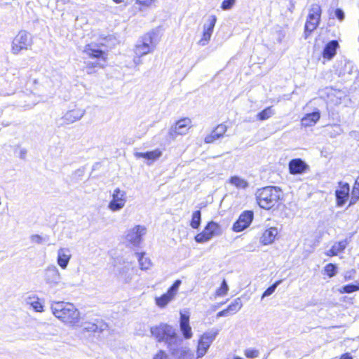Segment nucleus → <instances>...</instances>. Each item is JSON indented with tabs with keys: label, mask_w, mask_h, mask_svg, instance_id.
<instances>
[{
	"label": "nucleus",
	"mask_w": 359,
	"mask_h": 359,
	"mask_svg": "<svg viewBox=\"0 0 359 359\" xmlns=\"http://www.w3.org/2000/svg\"><path fill=\"white\" fill-rule=\"evenodd\" d=\"M53 316L67 325L78 327L80 325L81 313L74 304L65 302H54L50 305Z\"/></svg>",
	"instance_id": "1"
},
{
	"label": "nucleus",
	"mask_w": 359,
	"mask_h": 359,
	"mask_svg": "<svg viewBox=\"0 0 359 359\" xmlns=\"http://www.w3.org/2000/svg\"><path fill=\"white\" fill-rule=\"evenodd\" d=\"M282 191L277 187L259 189L255 194L256 201L261 208L269 210L276 206L282 198Z\"/></svg>",
	"instance_id": "2"
},
{
	"label": "nucleus",
	"mask_w": 359,
	"mask_h": 359,
	"mask_svg": "<svg viewBox=\"0 0 359 359\" xmlns=\"http://www.w3.org/2000/svg\"><path fill=\"white\" fill-rule=\"evenodd\" d=\"M151 333L158 341H165L170 348L172 346L180 344L182 339L170 325H161L151 327Z\"/></svg>",
	"instance_id": "3"
},
{
	"label": "nucleus",
	"mask_w": 359,
	"mask_h": 359,
	"mask_svg": "<svg viewBox=\"0 0 359 359\" xmlns=\"http://www.w3.org/2000/svg\"><path fill=\"white\" fill-rule=\"evenodd\" d=\"M36 86L29 93L20 92L18 94L20 104L22 106L30 107L34 105L39 101L40 97H48L50 93L44 90V85H39L36 81H34Z\"/></svg>",
	"instance_id": "4"
},
{
	"label": "nucleus",
	"mask_w": 359,
	"mask_h": 359,
	"mask_svg": "<svg viewBox=\"0 0 359 359\" xmlns=\"http://www.w3.org/2000/svg\"><path fill=\"white\" fill-rule=\"evenodd\" d=\"M84 52L90 57L97 58L98 60L95 62H88L86 63L85 69L88 74L95 72V68H103L104 67L106 53L104 51L95 48L92 45H88L86 46Z\"/></svg>",
	"instance_id": "5"
},
{
	"label": "nucleus",
	"mask_w": 359,
	"mask_h": 359,
	"mask_svg": "<svg viewBox=\"0 0 359 359\" xmlns=\"http://www.w3.org/2000/svg\"><path fill=\"white\" fill-rule=\"evenodd\" d=\"M33 43L31 34L25 31H20L13 38L11 43V52L14 55H18L22 50L29 49Z\"/></svg>",
	"instance_id": "6"
},
{
	"label": "nucleus",
	"mask_w": 359,
	"mask_h": 359,
	"mask_svg": "<svg viewBox=\"0 0 359 359\" xmlns=\"http://www.w3.org/2000/svg\"><path fill=\"white\" fill-rule=\"evenodd\" d=\"M127 201L126 191L117 187L110 193V201L107 208L112 212H118L126 206Z\"/></svg>",
	"instance_id": "7"
},
{
	"label": "nucleus",
	"mask_w": 359,
	"mask_h": 359,
	"mask_svg": "<svg viewBox=\"0 0 359 359\" xmlns=\"http://www.w3.org/2000/svg\"><path fill=\"white\" fill-rule=\"evenodd\" d=\"M222 234L221 226L217 222L211 221L207 224L202 232L195 236V241L198 243H204Z\"/></svg>",
	"instance_id": "8"
},
{
	"label": "nucleus",
	"mask_w": 359,
	"mask_h": 359,
	"mask_svg": "<svg viewBox=\"0 0 359 359\" xmlns=\"http://www.w3.org/2000/svg\"><path fill=\"white\" fill-rule=\"evenodd\" d=\"M217 334V331L210 330L200 336L196 346V359L203 358L208 353Z\"/></svg>",
	"instance_id": "9"
},
{
	"label": "nucleus",
	"mask_w": 359,
	"mask_h": 359,
	"mask_svg": "<svg viewBox=\"0 0 359 359\" xmlns=\"http://www.w3.org/2000/svg\"><path fill=\"white\" fill-rule=\"evenodd\" d=\"M147 229L143 225H135L129 229L125 233V241L129 245L137 247L142 242L144 236L146 235Z\"/></svg>",
	"instance_id": "10"
},
{
	"label": "nucleus",
	"mask_w": 359,
	"mask_h": 359,
	"mask_svg": "<svg viewBox=\"0 0 359 359\" xmlns=\"http://www.w3.org/2000/svg\"><path fill=\"white\" fill-rule=\"evenodd\" d=\"M180 285L181 280H177L165 293L155 297L156 306L160 309H165L176 297Z\"/></svg>",
	"instance_id": "11"
},
{
	"label": "nucleus",
	"mask_w": 359,
	"mask_h": 359,
	"mask_svg": "<svg viewBox=\"0 0 359 359\" xmlns=\"http://www.w3.org/2000/svg\"><path fill=\"white\" fill-rule=\"evenodd\" d=\"M153 36L154 34L147 33L142 37L135 48L134 51L136 55L144 56L154 50L156 43L154 42Z\"/></svg>",
	"instance_id": "12"
},
{
	"label": "nucleus",
	"mask_w": 359,
	"mask_h": 359,
	"mask_svg": "<svg viewBox=\"0 0 359 359\" xmlns=\"http://www.w3.org/2000/svg\"><path fill=\"white\" fill-rule=\"evenodd\" d=\"M43 279L46 283L51 288L60 286L62 284V275L57 267L55 265H48L43 271Z\"/></svg>",
	"instance_id": "13"
},
{
	"label": "nucleus",
	"mask_w": 359,
	"mask_h": 359,
	"mask_svg": "<svg viewBox=\"0 0 359 359\" xmlns=\"http://www.w3.org/2000/svg\"><path fill=\"white\" fill-rule=\"evenodd\" d=\"M253 219V212L252 211H245L238 217V220L233 224L232 229L235 232H241L248 228Z\"/></svg>",
	"instance_id": "14"
},
{
	"label": "nucleus",
	"mask_w": 359,
	"mask_h": 359,
	"mask_svg": "<svg viewBox=\"0 0 359 359\" xmlns=\"http://www.w3.org/2000/svg\"><path fill=\"white\" fill-rule=\"evenodd\" d=\"M117 275L124 283H130L134 276V266L132 262H124L123 264L117 269Z\"/></svg>",
	"instance_id": "15"
},
{
	"label": "nucleus",
	"mask_w": 359,
	"mask_h": 359,
	"mask_svg": "<svg viewBox=\"0 0 359 359\" xmlns=\"http://www.w3.org/2000/svg\"><path fill=\"white\" fill-rule=\"evenodd\" d=\"M72 257L70 248L60 247L57 250V264L62 269H66Z\"/></svg>",
	"instance_id": "16"
},
{
	"label": "nucleus",
	"mask_w": 359,
	"mask_h": 359,
	"mask_svg": "<svg viewBox=\"0 0 359 359\" xmlns=\"http://www.w3.org/2000/svg\"><path fill=\"white\" fill-rule=\"evenodd\" d=\"M289 172L292 175H301L309 170V166L301 158L291 160L288 164Z\"/></svg>",
	"instance_id": "17"
},
{
	"label": "nucleus",
	"mask_w": 359,
	"mask_h": 359,
	"mask_svg": "<svg viewBox=\"0 0 359 359\" xmlns=\"http://www.w3.org/2000/svg\"><path fill=\"white\" fill-rule=\"evenodd\" d=\"M180 327L184 339H189L193 337L192 330L189 325V313L180 312Z\"/></svg>",
	"instance_id": "18"
},
{
	"label": "nucleus",
	"mask_w": 359,
	"mask_h": 359,
	"mask_svg": "<svg viewBox=\"0 0 359 359\" xmlns=\"http://www.w3.org/2000/svg\"><path fill=\"white\" fill-rule=\"evenodd\" d=\"M349 191L348 184L339 182V189L335 191L338 206H342L345 204L348 198Z\"/></svg>",
	"instance_id": "19"
},
{
	"label": "nucleus",
	"mask_w": 359,
	"mask_h": 359,
	"mask_svg": "<svg viewBox=\"0 0 359 359\" xmlns=\"http://www.w3.org/2000/svg\"><path fill=\"white\" fill-rule=\"evenodd\" d=\"M278 230L276 227H270L264 231L259 238V243L263 245H271L278 236Z\"/></svg>",
	"instance_id": "20"
},
{
	"label": "nucleus",
	"mask_w": 359,
	"mask_h": 359,
	"mask_svg": "<svg viewBox=\"0 0 359 359\" xmlns=\"http://www.w3.org/2000/svg\"><path fill=\"white\" fill-rule=\"evenodd\" d=\"M169 350L175 359H193V354L190 348L187 346L175 348V345H174Z\"/></svg>",
	"instance_id": "21"
},
{
	"label": "nucleus",
	"mask_w": 359,
	"mask_h": 359,
	"mask_svg": "<svg viewBox=\"0 0 359 359\" xmlns=\"http://www.w3.org/2000/svg\"><path fill=\"white\" fill-rule=\"evenodd\" d=\"M134 155L137 158H143L146 159L147 161V164L151 165L162 156V151L156 149L147 152H136Z\"/></svg>",
	"instance_id": "22"
},
{
	"label": "nucleus",
	"mask_w": 359,
	"mask_h": 359,
	"mask_svg": "<svg viewBox=\"0 0 359 359\" xmlns=\"http://www.w3.org/2000/svg\"><path fill=\"white\" fill-rule=\"evenodd\" d=\"M191 121L188 118H184L177 121L171 130L176 135H184L191 128Z\"/></svg>",
	"instance_id": "23"
},
{
	"label": "nucleus",
	"mask_w": 359,
	"mask_h": 359,
	"mask_svg": "<svg viewBox=\"0 0 359 359\" xmlns=\"http://www.w3.org/2000/svg\"><path fill=\"white\" fill-rule=\"evenodd\" d=\"M228 182L229 184L238 189L245 190L249 187L248 182L245 179L238 175L231 176L229 179Z\"/></svg>",
	"instance_id": "24"
},
{
	"label": "nucleus",
	"mask_w": 359,
	"mask_h": 359,
	"mask_svg": "<svg viewBox=\"0 0 359 359\" xmlns=\"http://www.w3.org/2000/svg\"><path fill=\"white\" fill-rule=\"evenodd\" d=\"M338 47L339 43L337 41H332L329 42L323 50V57L327 60H331L336 55V50Z\"/></svg>",
	"instance_id": "25"
},
{
	"label": "nucleus",
	"mask_w": 359,
	"mask_h": 359,
	"mask_svg": "<svg viewBox=\"0 0 359 359\" xmlns=\"http://www.w3.org/2000/svg\"><path fill=\"white\" fill-rule=\"evenodd\" d=\"M26 302L27 304L30 305L35 311L40 313L43 311V305L38 297L34 295L29 296L26 298Z\"/></svg>",
	"instance_id": "26"
},
{
	"label": "nucleus",
	"mask_w": 359,
	"mask_h": 359,
	"mask_svg": "<svg viewBox=\"0 0 359 359\" xmlns=\"http://www.w3.org/2000/svg\"><path fill=\"white\" fill-rule=\"evenodd\" d=\"M61 117L58 120V124L60 126L68 125L78 120H80L82 115L78 114V116H74V114H61Z\"/></svg>",
	"instance_id": "27"
},
{
	"label": "nucleus",
	"mask_w": 359,
	"mask_h": 359,
	"mask_svg": "<svg viewBox=\"0 0 359 359\" xmlns=\"http://www.w3.org/2000/svg\"><path fill=\"white\" fill-rule=\"evenodd\" d=\"M346 245H347L346 240H344V241H341L339 242L335 243L332 245V248L326 252V255L330 257L335 256V255H338V253L342 252L346 248Z\"/></svg>",
	"instance_id": "28"
},
{
	"label": "nucleus",
	"mask_w": 359,
	"mask_h": 359,
	"mask_svg": "<svg viewBox=\"0 0 359 359\" xmlns=\"http://www.w3.org/2000/svg\"><path fill=\"white\" fill-rule=\"evenodd\" d=\"M136 257L138 259L139 266L141 270L146 271L151 268V262L149 258L145 257L143 252H136Z\"/></svg>",
	"instance_id": "29"
},
{
	"label": "nucleus",
	"mask_w": 359,
	"mask_h": 359,
	"mask_svg": "<svg viewBox=\"0 0 359 359\" xmlns=\"http://www.w3.org/2000/svg\"><path fill=\"white\" fill-rule=\"evenodd\" d=\"M216 21H217V18L215 15H210L208 18L207 21L203 25V32L208 33L209 34L212 35Z\"/></svg>",
	"instance_id": "30"
},
{
	"label": "nucleus",
	"mask_w": 359,
	"mask_h": 359,
	"mask_svg": "<svg viewBox=\"0 0 359 359\" xmlns=\"http://www.w3.org/2000/svg\"><path fill=\"white\" fill-rule=\"evenodd\" d=\"M309 20L306 21L305 24V29H304V37L305 39H308L309 36L311 34L313 31L314 30V23L312 22V20L314 19V13H309Z\"/></svg>",
	"instance_id": "31"
},
{
	"label": "nucleus",
	"mask_w": 359,
	"mask_h": 359,
	"mask_svg": "<svg viewBox=\"0 0 359 359\" xmlns=\"http://www.w3.org/2000/svg\"><path fill=\"white\" fill-rule=\"evenodd\" d=\"M201 221V213L200 210L194 211L192 213L191 220L190 222V226L193 229H198L200 226Z\"/></svg>",
	"instance_id": "32"
},
{
	"label": "nucleus",
	"mask_w": 359,
	"mask_h": 359,
	"mask_svg": "<svg viewBox=\"0 0 359 359\" xmlns=\"http://www.w3.org/2000/svg\"><path fill=\"white\" fill-rule=\"evenodd\" d=\"M243 304L240 298L234 299L231 304L226 308L229 313H236L242 307Z\"/></svg>",
	"instance_id": "33"
},
{
	"label": "nucleus",
	"mask_w": 359,
	"mask_h": 359,
	"mask_svg": "<svg viewBox=\"0 0 359 359\" xmlns=\"http://www.w3.org/2000/svg\"><path fill=\"white\" fill-rule=\"evenodd\" d=\"M83 330L88 332H97L103 330L102 327L104 325H97L95 323L86 322L83 325Z\"/></svg>",
	"instance_id": "34"
},
{
	"label": "nucleus",
	"mask_w": 359,
	"mask_h": 359,
	"mask_svg": "<svg viewBox=\"0 0 359 359\" xmlns=\"http://www.w3.org/2000/svg\"><path fill=\"white\" fill-rule=\"evenodd\" d=\"M323 271L325 274L332 278L337 274V267L333 264H328L325 266Z\"/></svg>",
	"instance_id": "35"
},
{
	"label": "nucleus",
	"mask_w": 359,
	"mask_h": 359,
	"mask_svg": "<svg viewBox=\"0 0 359 359\" xmlns=\"http://www.w3.org/2000/svg\"><path fill=\"white\" fill-rule=\"evenodd\" d=\"M229 291V287L225 280L222 283L221 286L216 290V295L218 297L225 296Z\"/></svg>",
	"instance_id": "36"
},
{
	"label": "nucleus",
	"mask_w": 359,
	"mask_h": 359,
	"mask_svg": "<svg viewBox=\"0 0 359 359\" xmlns=\"http://www.w3.org/2000/svg\"><path fill=\"white\" fill-rule=\"evenodd\" d=\"M359 290V287L354 285H347L341 287L339 289V292L341 294L343 293H351Z\"/></svg>",
	"instance_id": "37"
},
{
	"label": "nucleus",
	"mask_w": 359,
	"mask_h": 359,
	"mask_svg": "<svg viewBox=\"0 0 359 359\" xmlns=\"http://www.w3.org/2000/svg\"><path fill=\"white\" fill-rule=\"evenodd\" d=\"M281 283V280L276 281L273 285L267 288L265 292L263 293L262 296V299H264L266 297H269L276 290L278 285Z\"/></svg>",
	"instance_id": "38"
},
{
	"label": "nucleus",
	"mask_w": 359,
	"mask_h": 359,
	"mask_svg": "<svg viewBox=\"0 0 359 359\" xmlns=\"http://www.w3.org/2000/svg\"><path fill=\"white\" fill-rule=\"evenodd\" d=\"M359 199V187H353L351 192V198L350 205L354 204Z\"/></svg>",
	"instance_id": "39"
},
{
	"label": "nucleus",
	"mask_w": 359,
	"mask_h": 359,
	"mask_svg": "<svg viewBox=\"0 0 359 359\" xmlns=\"http://www.w3.org/2000/svg\"><path fill=\"white\" fill-rule=\"evenodd\" d=\"M211 36H212V35L209 34L208 33L203 32L202 37L199 40L198 44L201 46H206L210 41Z\"/></svg>",
	"instance_id": "40"
},
{
	"label": "nucleus",
	"mask_w": 359,
	"mask_h": 359,
	"mask_svg": "<svg viewBox=\"0 0 359 359\" xmlns=\"http://www.w3.org/2000/svg\"><path fill=\"white\" fill-rule=\"evenodd\" d=\"M314 114H307L306 116L302 119V124L304 126H309L311 123L314 121Z\"/></svg>",
	"instance_id": "41"
},
{
	"label": "nucleus",
	"mask_w": 359,
	"mask_h": 359,
	"mask_svg": "<svg viewBox=\"0 0 359 359\" xmlns=\"http://www.w3.org/2000/svg\"><path fill=\"white\" fill-rule=\"evenodd\" d=\"M236 0H224L222 3L221 8L224 11L231 9L235 4Z\"/></svg>",
	"instance_id": "42"
},
{
	"label": "nucleus",
	"mask_w": 359,
	"mask_h": 359,
	"mask_svg": "<svg viewBox=\"0 0 359 359\" xmlns=\"http://www.w3.org/2000/svg\"><path fill=\"white\" fill-rule=\"evenodd\" d=\"M245 355L248 358H255L259 356V351L249 348L245 351Z\"/></svg>",
	"instance_id": "43"
},
{
	"label": "nucleus",
	"mask_w": 359,
	"mask_h": 359,
	"mask_svg": "<svg viewBox=\"0 0 359 359\" xmlns=\"http://www.w3.org/2000/svg\"><path fill=\"white\" fill-rule=\"evenodd\" d=\"M30 240L32 243L36 244H41L46 241V238L41 235L34 234L30 237Z\"/></svg>",
	"instance_id": "44"
},
{
	"label": "nucleus",
	"mask_w": 359,
	"mask_h": 359,
	"mask_svg": "<svg viewBox=\"0 0 359 359\" xmlns=\"http://www.w3.org/2000/svg\"><path fill=\"white\" fill-rule=\"evenodd\" d=\"M153 359H170L168 353L162 350L158 351L153 356Z\"/></svg>",
	"instance_id": "45"
},
{
	"label": "nucleus",
	"mask_w": 359,
	"mask_h": 359,
	"mask_svg": "<svg viewBox=\"0 0 359 359\" xmlns=\"http://www.w3.org/2000/svg\"><path fill=\"white\" fill-rule=\"evenodd\" d=\"M217 136H219L220 137L225 133L226 131V126L225 125H219L214 130Z\"/></svg>",
	"instance_id": "46"
},
{
	"label": "nucleus",
	"mask_w": 359,
	"mask_h": 359,
	"mask_svg": "<svg viewBox=\"0 0 359 359\" xmlns=\"http://www.w3.org/2000/svg\"><path fill=\"white\" fill-rule=\"evenodd\" d=\"M220 138L219 136H217L215 134V132L213 130L210 135H207L205 137V143H212L216 140Z\"/></svg>",
	"instance_id": "47"
},
{
	"label": "nucleus",
	"mask_w": 359,
	"mask_h": 359,
	"mask_svg": "<svg viewBox=\"0 0 359 359\" xmlns=\"http://www.w3.org/2000/svg\"><path fill=\"white\" fill-rule=\"evenodd\" d=\"M355 273V271L354 269L346 271L344 274V280H352L354 277Z\"/></svg>",
	"instance_id": "48"
},
{
	"label": "nucleus",
	"mask_w": 359,
	"mask_h": 359,
	"mask_svg": "<svg viewBox=\"0 0 359 359\" xmlns=\"http://www.w3.org/2000/svg\"><path fill=\"white\" fill-rule=\"evenodd\" d=\"M156 0H137V2L142 6L149 7Z\"/></svg>",
	"instance_id": "49"
},
{
	"label": "nucleus",
	"mask_w": 359,
	"mask_h": 359,
	"mask_svg": "<svg viewBox=\"0 0 359 359\" xmlns=\"http://www.w3.org/2000/svg\"><path fill=\"white\" fill-rule=\"evenodd\" d=\"M335 15L339 20H343L344 18V13L342 10L337 9L335 11Z\"/></svg>",
	"instance_id": "50"
},
{
	"label": "nucleus",
	"mask_w": 359,
	"mask_h": 359,
	"mask_svg": "<svg viewBox=\"0 0 359 359\" xmlns=\"http://www.w3.org/2000/svg\"><path fill=\"white\" fill-rule=\"evenodd\" d=\"M27 151L25 148H20L18 151V156L22 158L25 159L27 156Z\"/></svg>",
	"instance_id": "51"
},
{
	"label": "nucleus",
	"mask_w": 359,
	"mask_h": 359,
	"mask_svg": "<svg viewBox=\"0 0 359 359\" xmlns=\"http://www.w3.org/2000/svg\"><path fill=\"white\" fill-rule=\"evenodd\" d=\"M269 117V114H258L257 115V119L259 121L268 119Z\"/></svg>",
	"instance_id": "52"
},
{
	"label": "nucleus",
	"mask_w": 359,
	"mask_h": 359,
	"mask_svg": "<svg viewBox=\"0 0 359 359\" xmlns=\"http://www.w3.org/2000/svg\"><path fill=\"white\" fill-rule=\"evenodd\" d=\"M229 312L227 309L222 310L217 313V318H220L223 316H227L229 315Z\"/></svg>",
	"instance_id": "53"
},
{
	"label": "nucleus",
	"mask_w": 359,
	"mask_h": 359,
	"mask_svg": "<svg viewBox=\"0 0 359 359\" xmlns=\"http://www.w3.org/2000/svg\"><path fill=\"white\" fill-rule=\"evenodd\" d=\"M142 56H137L136 55L135 57H134V62L136 64V65H140L142 61H141V57Z\"/></svg>",
	"instance_id": "54"
},
{
	"label": "nucleus",
	"mask_w": 359,
	"mask_h": 359,
	"mask_svg": "<svg viewBox=\"0 0 359 359\" xmlns=\"http://www.w3.org/2000/svg\"><path fill=\"white\" fill-rule=\"evenodd\" d=\"M339 359H352V357L348 353H345Z\"/></svg>",
	"instance_id": "55"
},
{
	"label": "nucleus",
	"mask_w": 359,
	"mask_h": 359,
	"mask_svg": "<svg viewBox=\"0 0 359 359\" xmlns=\"http://www.w3.org/2000/svg\"><path fill=\"white\" fill-rule=\"evenodd\" d=\"M116 4L126 3V0H113Z\"/></svg>",
	"instance_id": "56"
},
{
	"label": "nucleus",
	"mask_w": 359,
	"mask_h": 359,
	"mask_svg": "<svg viewBox=\"0 0 359 359\" xmlns=\"http://www.w3.org/2000/svg\"><path fill=\"white\" fill-rule=\"evenodd\" d=\"M355 187H359V176L357 177L355 182Z\"/></svg>",
	"instance_id": "57"
},
{
	"label": "nucleus",
	"mask_w": 359,
	"mask_h": 359,
	"mask_svg": "<svg viewBox=\"0 0 359 359\" xmlns=\"http://www.w3.org/2000/svg\"><path fill=\"white\" fill-rule=\"evenodd\" d=\"M319 114H317V113H315V115H316V122L317 121V120L319 118Z\"/></svg>",
	"instance_id": "58"
},
{
	"label": "nucleus",
	"mask_w": 359,
	"mask_h": 359,
	"mask_svg": "<svg viewBox=\"0 0 359 359\" xmlns=\"http://www.w3.org/2000/svg\"><path fill=\"white\" fill-rule=\"evenodd\" d=\"M262 112H263V113L266 112V109L263 110Z\"/></svg>",
	"instance_id": "59"
}]
</instances>
